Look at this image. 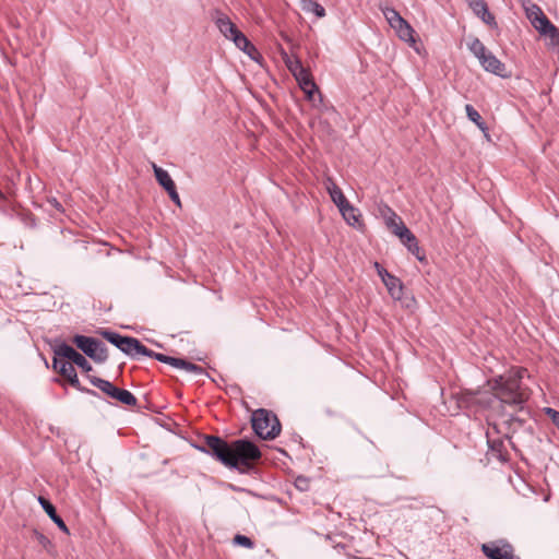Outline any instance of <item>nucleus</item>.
<instances>
[{"mask_svg":"<svg viewBox=\"0 0 559 559\" xmlns=\"http://www.w3.org/2000/svg\"><path fill=\"white\" fill-rule=\"evenodd\" d=\"M385 20L388 21V23L390 24V26L392 28H394L396 25L401 24L402 21L404 20L401 14L393 8H389V7H384V8H380Z\"/></svg>","mask_w":559,"mask_h":559,"instance_id":"a878e982","label":"nucleus"},{"mask_svg":"<svg viewBox=\"0 0 559 559\" xmlns=\"http://www.w3.org/2000/svg\"><path fill=\"white\" fill-rule=\"evenodd\" d=\"M295 79L298 81L301 90L316 88V83L313 82L309 72L306 69H304L302 72H300V74H296Z\"/></svg>","mask_w":559,"mask_h":559,"instance_id":"c756f323","label":"nucleus"},{"mask_svg":"<svg viewBox=\"0 0 559 559\" xmlns=\"http://www.w3.org/2000/svg\"><path fill=\"white\" fill-rule=\"evenodd\" d=\"M38 502L50 518V520L64 533L69 534V528L66 525L64 521L57 514L56 508L53 504L44 497L38 498Z\"/></svg>","mask_w":559,"mask_h":559,"instance_id":"4468645a","label":"nucleus"},{"mask_svg":"<svg viewBox=\"0 0 559 559\" xmlns=\"http://www.w3.org/2000/svg\"><path fill=\"white\" fill-rule=\"evenodd\" d=\"M53 352L56 356L69 359V362L76 365L86 372L92 370V366L86 358L64 342L57 344Z\"/></svg>","mask_w":559,"mask_h":559,"instance_id":"0eeeda50","label":"nucleus"},{"mask_svg":"<svg viewBox=\"0 0 559 559\" xmlns=\"http://www.w3.org/2000/svg\"><path fill=\"white\" fill-rule=\"evenodd\" d=\"M214 22L221 34L227 39H229L238 31L237 26L231 22V20L219 11L216 12Z\"/></svg>","mask_w":559,"mask_h":559,"instance_id":"9b49d317","label":"nucleus"},{"mask_svg":"<svg viewBox=\"0 0 559 559\" xmlns=\"http://www.w3.org/2000/svg\"><path fill=\"white\" fill-rule=\"evenodd\" d=\"M150 354L151 355H148V357L154 358L160 362L168 364L175 368L182 369V366L185 365V359H181V358H176V357L167 356V355H164L160 353H155L152 349H151Z\"/></svg>","mask_w":559,"mask_h":559,"instance_id":"393cba45","label":"nucleus"},{"mask_svg":"<svg viewBox=\"0 0 559 559\" xmlns=\"http://www.w3.org/2000/svg\"><path fill=\"white\" fill-rule=\"evenodd\" d=\"M525 371L522 368L511 369L488 381L497 399L507 405L518 407L520 412H524V404L530 397V390L522 385Z\"/></svg>","mask_w":559,"mask_h":559,"instance_id":"f03ea898","label":"nucleus"},{"mask_svg":"<svg viewBox=\"0 0 559 559\" xmlns=\"http://www.w3.org/2000/svg\"><path fill=\"white\" fill-rule=\"evenodd\" d=\"M88 380L94 386L99 389L102 392H104L108 396L111 395V393L115 389V385L108 380H105V379H102L98 377H94V376L88 377Z\"/></svg>","mask_w":559,"mask_h":559,"instance_id":"bb28decb","label":"nucleus"},{"mask_svg":"<svg viewBox=\"0 0 559 559\" xmlns=\"http://www.w3.org/2000/svg\"><path fill=\"white\" fill-rule=\"evenodd\" d=\"M468 49L478 59V61H480L489 51L478 38H474L468 44Z\"/></svg>","mask_w":559,"mask_h":559,"instance_id":"c85d7f7f","label":"nucleus"},{"mask_svg":"<svg viewBox=\"0 0 559 559\" xmlns=\"http://www.w3.org/2000/svg\"><path fill=\"white\" fill-rule=\"evenodd\" d=\"M479 62L486 71L503 76L506 66L492 52L488 51Z\"/></svg>","mask_w":559,"mask_h":559,"instance_id":"ddd939ff","label":"nucleus"},{"mask_svg":"<svg viewBox=\"0 0 559 559\" xmlns=\"http://www.w3.org/2000/svg\"><path fill=\"white\" fill-rule=\"evenodd\" d=\"M73 343L91 359L97 364L105 362L108 358L106 345L94 337L75 335Z\"/></svg>","mask_w":559,"mask_h":559,"instance_id":"20e7f679","label":"nucleus"},{"mask_svg":"<svg viewBox=\"0 0 559 559\" xmlns=\"http://www.w3.org/2000/svg\"><path fill=\"white\" fill-rule=\"evenodd\" d=\"M546 414L549 415V417L552 419V421L557 425L559 428V412L554 408H546Z\"/></svg>","mask_w":559,"mask_h":559,"instance_id":"58836bf2","label":"nucleus"},{"mask_svg":"<svg viewBox=\"0 0 559 559\" xmlns=\"http://www.w3.org/2000/svg\"><path fill=\"white\" fill-rule=\"evenodd\" d=\"M301 2L304 11L311 12L318 17H323L325 15V9L320 3L313 0H301Z\"/></svg>","mask_w":559,"mask_h":559,"instance_id":"cd10ccee","label":"nucleus"},{"mask_svg":"<svg viewBox=\"0 0 559 559\" xmlns=\"http://www.w3.org/2000/svg\"><path fill=\"white\" fill-rule=\"evenodd\" d=\"M286 66L294 76L298 73L300 74V72H302L305 69L299 59H288L286 61Z\"/></svg>","mask_w":559,"mask_h":559,"instance_id":"2f4dec72","label":"nucleus"},{"mask_svg":"<svg viewBox=\"0 0 559 559\" xmlns=\"http://www.w3.org/2000/svg\"><path fill=\"white\" fill-rule=\"evenodd\" d=\"M110 397L128 406H134L138 402L136 397L130 391L117 386H115Z\"/></svg>","mask_w":559,"mask_h":559,"instance_id":"aec40b11","label":"nucleus"},{"mask_svg":"<svg viewBox=\"0 0 559 559\" xmlns=\"http://www.w3.org/2000/svg\"><path fill=\"white\" fill-rule=\"evenodd\" d=\"M182 369L188 371V372H192V373H195V374H199V376L206 374V371L204 370L203 367H201L199 365H195V364H192V362L187 361V360H185V365L182 366Z\"/></svg>","mask_w":559,"mask_h":559,"instance_id":"473e14b6","label":"nucleus"},{"mask_svg":"<svg viewBox=\"0 0 559 559\" xmlns=\"http://www.w3.org/2000/svg\"><path fill=\"white\" fill-rule=\"evenodd\" d=\"M522 7L525 11L526 17L530 20L533 26L538 24L539 21L546 16L540 7L531 0H523Z\"/></svg>","mask_w":559,"mask_h":559,"instance_id":"2eb2a0df","label":"nucleus"},{"mask_svg":"<svg viewBox=\"0 0 559 559\" xmlns=\"http://www.w3.org/2000/svg\"><path fill=\"white\" fill-rule=\"evenodd\" d=\"M388 225L393 229V233L401 239V241L407 246L408 251L416 255L418 260H424V257L420 255V248L415 235L405 226L395 213H392V217L388 219Z\"/></svg>","mask_w":559,"mask_h":559,"instance_id":"39448f33","label":"nucleus"},{"mask_svg":"<svg viewBox=\"0 0 559 559\" xmlns=\"http://www.w3.org/2000/svg\"><path fill=\"white\" fill-rule=\"evenodd\" d=\"M170 198V200L178 206H181V201H180V198H179V194L177 192V189L176 187L169 189L168 191H166Z\"/></svg>","mask_w":559,"mask_h":559,"instance_id":"e433bc0d","label":"nucleus"},{"mask_svg":"<svg viewBox=\"0 0 559 559\" xmlns=\"http://www.w3.org/2000/svg\"><path fill=\"white\" fill-rule=\"evenodd\" d=\"M306 94H307V97L309 99H311L313 97V94L316 92H319L318 87L316 86V88H309V90H302Z\"/></svg>","mask_w":559,"mask_h":559,"instance_id":"ea45409f","label":"nucleus"},{"mask_svg":"<svg viewBox=\"0 0 559 559\" xmlns=\"http://www.w3.org/2000/svg\"><path fill=\"white\" fill-rule=\"evenodd\" d=\"M252 428L264 440H273L281 432V423L271 411L259 408L252 414Z\"/></svg>","mask_w":559,"mask_h":559,"instance_id":"7ed1b4c3","label":"nucleus"},{"mask_svg":"<svg viewBox=\"0 0 559 559\" xmlns=\"http://www.w3.org/2000/svg\"><path fill=\"white\" fill-rule=\"evenodd\" d=\"M153 169L155 174V178L157 182L166 190L176 187L174 180L171 179L170 175L167 170L163 169L162 167H158L156 164H153Z\"/></svg>","mask_w":559,"mask_h":559,"instance_id":"6ab92c4d","label":"nucleus"},{"mask_svg":"<svg viewBox=\"0 0 559 559\" xmlns=\"http://www.w3.org/2000/svg\"><path fill=\"white\" fill-rule=\"evenodd\" d=\"M234 543L238 546H242L246 548H253L254 546V543L251 540V538L241 534H237L234 537Z\"/></svg>","mask_w":559,"mask_h":559,"instance_id":"72a5a7b5","label":"nucleus"},{"mask_svg":"<svg viewBox=\"0 0 559 559\" xmlns=\"http://www.w3.org/2000/svg\"><path fill=\"white\" fill-rule=\"evenodd\" d=\"M534 28L548 40L549 46H559V29L547 16L542 19L538 24H535Z\"/></svg>","mask_w":559,"mask_h":559,"instance_id":"6e6552de","label":"nucleus"},{"mask_svg":"<svg viewBox=\"0 0 559 559\" xmlns=\"http://www.w3.org/2000/svg\"><path fill=\"white\" fill-rule=\"evenodd\" d=\"M526 423L525 417L521 416H511L509 419H507L503 425L506 426V433L504 436L510 440L511 435L515 433L520 428H522Z\"/></svg>","mask_w":559,"mask_h":559,"instance_id":"5701e85b","label":"nucleus"},{"mask_svg":"<svg viewBox=\"0 0 559 559\" xmlns=\"http://www.w3.org/2000/svg\"><path fill=\"white\" fill-rule=\"evenodd\" d=\"M389 292V294L394 299H401L403 295V287L401 281L395 277L394 275L389 276L385 278V282L383 283Z\"/></svg>","mask_w":559,"mask_h":559,"instance_id":"4be33fe9","label":"nucleus"},{"mask_svg":"<svg viewBox=\"0 0 559 559\" xmlns=\"http://www.w3.org/2000/svg\"><path fill=\"white\" fill-rule=\"evenodd\" d=\"M488 445L492 455L499 461L506 462L508 460V453L503 440L488 438Z\"/></svg>","mask_w":559,"mask_h":559,"instance_id":"a211bd4d","label":"nucleus"},{"mask_svg":"<svg viewBox=\"0 0 559 559\" xmlns=\"http://www.w3.org/2000/svg\"><path fill=\"white\" fill-rule=\"evenodd\" d=\"M465 111H466V116L467 118L474 122L478 128L479 130H481V132L488 136V127L487 124L485 123V121L483 120L481 116L479 115V112L469 104L465 105Z\"/></svg>","mask_w":559,"mask_h":559,"instance_id":"412c9836","label":"nucleus"},{"mask_svg":"<svg viewBox=\"0 0 559 559\" xmlns=\"http://www.w3.org/2000/svg\"><path fill=\"white\" fill-rule=\"evenodd\" d=\"M124 344H122V348L120 350L131 358H136L140 355L147 356L151 355V349L144 346L138 338L126 336Z\"/></svg>","mask_w":559,"mask_h":559,"instance_id":"1a4fd4ad","label":"nucleus"},{"mask_svg":"<svg viewBox=\"0 0 559 559\" xmlns=\"http://www.w3.org/2000/svg\"><path fill=\"white\" fill-rule=\"evenodd\" d=\"M374 266L378 271L379 276L381 277L382 282H385V278L389 276H392L384 267H382L378 262L374 263Z\"/></svg>","mask_w":559,"mask_h":559,"instance_id":"4c0bfd02","label":"nucleus"},{"mask_svg":"<svg viewBox=\"0 0 559 559\" xmlns=\"http://www.w3.org/2000/svg\"><path fill=\"white\" fill-rule=\"evenodd\" d=\"M53 368L58 369L60 374L62 377H64L69 381V383L73 388H75L78 391L86 393L92 396H98L96 391L81 385L78 374H76V371H75V368L71 362L64 361V360H58L57 358H53Z\"/></svg>","mask_w":559,"mask_h":559,"instance_id":"423d86ee","label":"nucleus"},{"mask_svg":"<svg viewBox=\"0 0 559 559\" xmlns=\"http://www.w3.org/2000/svg\"><path fill=\"white\" fill-rule=\"evenodd\" d=\"M340 212L344 219L348 223L350 226H357L359 225V217L360 214L356 207H354L349 202L345 203L343 206H341Z\"/></svg>","mask_w":559,"mask_h":559,"instance_id":"f3484780","label":"nucleus"},{"mask_svg":"<svg viewBox=\"0 0 559 559\" xmlns=\"http://www.w3.org/2000/svg\"><path fill=\"white\" fill-rule=\"evenodd\" d=\"M394 29L396 31L399 37L402 40L415 44L416 40L414 38V29L405 19L402 21L401 24L396 25Z\"/></svg>","mask_w":559,"mask_h":559,"instance_id":"b1692460","label":"nucleus"},{"mask_svg":"<svg viewBox=\"0 0 559 559\" xmlns=\"http://www.w3.org/2000/svg\"><path fill=\"white\" fill-rule=\"evenodd\" d=\"M476 402V393L474 392H465L459 399V404L461 406H469L471 404Z\"/></svg>","mask_w":559,"mask_h":559,"instance_id":"f704fd0d","label":"nucleus"},{"mask_svg":"<svg viewBox=\"0 0 559 559\" xmlns=\"http://www.w3.org/2000/svg\"><path fill=\"white\" fill-rule=\"evenodd\" d=\"M325 188L332 201L338 209L348 202L341 188L331 178L326 179Z\"/></svg>","mask_w":559,"mask_h":559,"instance_id":"dca6fc26","label":"nucleus"},{"mask_svg":"<svg viewBox=\"0 0 559 559\" xmlns=\"http://www.w3.org/2000/svg\"><path fill=\"white\" fill-rule=\"evenodd\" d=\"M102 335L106 338L110 344L115 345L117 348H122V344H124L126 336L111 332V331H103Z\"/></svg>","mask_w":559,"mask_h":559,"instance_id":"7c9ffc66","label":"nucleus"},{"mask_svg":"<svg viewBox=\"0 0 559 559\" xmlns=\"http://www.w3.org/2000/svg\"><path fill=\"white\" fill-rule=\"evenodd\" d=\"M202 451L211 454L229 468L243 472L251 466V462L261 456L259 448L251 441L238 439L228 443L217 436H205Z\"/></svg>","mask_w":559,"mask_h":559,"instance_id":"f257e3e1","label":"nucleus"},{"mask_svg":"<svg viewBox=\"0 0 559 559\" xmlns=\"http://www.w3.org/2000/svg\"><path fill=\"white\" fill-rule=\"evenodd\" d=\"M35 537L41 547H44L46 550L50 551L52 544L47 536H45L43 533L35 532Z\"/></svg>","mask_w":559,"mask_h":559,"instance_id":"c9c22d12","label":"nucleus"},{"mask_svg":"<svg viewBox=\"0 0 559 559\" xmlns=\"http://www.w3.org/2000/svg\"><path fill=\"white\" fill-rule=\"evenodd\" d=\"M229 39L233 40L236 47L247 53L251 59L255 60L257 56H259L254 45L250 43L246 35L239 29Z\"/></svg>","mask_w":559,"mask_h":559,"instance_id":"9d476101","label":"nucleus"},{"mask_svg":"<svg viewBox=\"0 0 559 559\" xmlns=\"http://www.w3.org/2000/svg\"><path fill=\"white\" fill-rule=\"evenodd\" d=\"M473 12L488 25L496 24L495 16L489 12L485 0H467Z\"/></svg>","mask_w":559,"mask_h":559,"instance_id":"f8f14e48","label":"nucleus"}]
</instances>
